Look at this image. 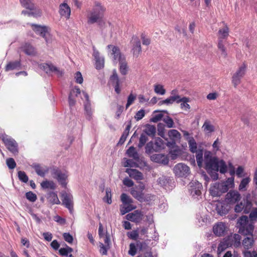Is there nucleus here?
Here are the masks:
<instances>
[{
  "instance_id": "nucleus-54",
  "label": "nucleus",
  "mask_w": 257,
  "mask_h": 257,
  "mask_svg": "<svg viewBox=\"0 0 257 257\" xmlns=\"http://www.w3.org/2000/svg\"><path fill=\"white\" fill-rule=\"evenodd\" d=\"M121 201L125 205L126 204H132L133 199L125 193H122L120 196Z\"/></svg>"
},
{
  "instance_id": "nucleus-6",
  "label": "nucleus",
  "mask_w": 257,
  "mask_h": 257,
  "mask_svg": "<svg viewBox=\"0 0 257 257\" xmlns=\"http://www.w3.org/2000/svg\"><path fill=\"white\" fill-rule=\"evenodd\" d=\"M246 67V64L243 63L232 75L231 82L235 88L241 83V78L245 75Z\"/></svg>"
},
{
  "instance_id": "nucleus-28",
  "label": "nucleus",
  "mask_w": 257,
  "mask_h": 257,
  "mask_svg": "<svg viewBox=\"0 0 257 257\" xmlns=\"http://www.w3.org/2000/svg\"><path fill=\"white\" fill-rule=\"evenodd\" d=\"M32 167L37 175L42 177H45V175L49 172V168L46 166L43 167L39 164H34Z\"/></svg>"
},
{
  "instance_id": "nucleus-44",
  "label": "nucleus",
  "mask_w": 257,
  "mask_h": 257,
  "mask_svg": "<svg viewBox=\"0 0 257 257\" xmlns=\"http://www.w3.org/2000/svg\"><path fill=\"white\" fill-rule=\"evenodd\" d=\"M233 244V243H230L229 242L228 240H225L223 241H221L218 245V251L221 252L225 250L228 247Z\"/></svg>"
},
{
  "instance_id": "nucleus-39",
  "label": "nucleus",
  "mask_w": 257,
  "mask_h": 257,
  "mask_svg": "<svg viewBox=\"0 0 257 257\" xmlns=\"http://www.w3.org/2000/svg\"><path fill=\"white\" fill-rule=\"evenodd\" d=\"M202 128L204 132H207V133H211L215 131L214 126L212 124L210 121L208 119L204 121L202 126Z\"/></svg>"
},
{
  "instance_id": "nucleus-60",
  "label": "nucleus",
  "mask_w": 257,
  "mask_h": 257,
  "mask_svg": "<svg viewBox=\"0 0 257 257\" xmlns=\"http://www.w3.org/2000/svg\"><path fill=\"white\" fill-rule=\"evenodd\" d=\"M136 99V95L131 93L127 97V103L125 105L126 109L128 108V107L134 103Z\"/></svg>"
},
{
  "instance_id": "nucleus-21",
  "label": "nucleus",
  "mask_w": 257,
  "mask_h": 257,
  "mask_svg": "<svg viewBox=\"0 0 257 257\" xmlns=\"http://www.w3.org/2000/svg\"><path fill=\"white\" fill-rule=\"evenodd\" d=\"M125 155L130 158L133 159L137 162L140 160V155L139 152L134 146L130 147L126 151Z\"/></svg>"
},
{
  "instance_id": "nucleus-63",
  "label": "nucleus",
  "mask_w": 257,
  "mask_h": 257,
  "mask_svg": "<svg viewBox=\"0 0 257 257\" xmlns=\"http://www.w3.org/2000/svg\"><path fill=\"white\" fill-rule=\"evenodd\" d=\"M241 236L238 234H234L232 237V241L234 242L233 245L235 246H238L240 245Z\"/></svg>"
},
{
  "instance_id": "nucleus-42",
  "label": "nucleus",
  "mask_w": 257,
  "mask_h": 257,
  "mask_svg": "<svg viewBox=\"0 0 257 257\" xmlns=\"http://www.w3.org/2000/svg\"><path fill=\"white\" fill-rule=\"evenodd\" d=\"M20 66L21 63L20 61H16L14 62H10L6 65L5 70L6 71L13 70L20 67Z\"/></svg>"
},
{
  "instance_id": "nucleus-64",
  "label": "nucleus",
  "mask_w": 257,
  "mask_h": 257,
  "mask_svg": "<svg viewBox=\"0 0 257 257\" xmlns=\"http://www.w3.org/2000/svg\"><path fill=\"white\" fill-rule=\"evenodd\" d=\"M27 199L31 202H35L37 200V196L33 192L30 191L26 193Z\"/></svg>"
},
{
  "instance_id": "nucleus-4",
  "label": "nucleus",
  "mask_w": 257,
  "mask_h": 257,
  "mask_svg": "<svg viewBox=\"0 0 257 257\" xmlns=\"http://www.w3.org/2000/svg\"><path fill=\"white\" fill-rule=\"evenodd\" d=\"M148 221H150L151 225V233L146 232V246H154L156 243L158 237L156 232L155 225L154 224V219L153 213H149L147 215Z\"/></svg>"
},
{
  "instance_id": "nucleus-49",
  "label": "nucleus",
  "mask_w": 257,
  "mask_h": 257,
  "mask_svg": "<svg viewBox=\"0 0 257 257\" xmlns=\"http://www.w3.org/2000/svg\"><path fill=\"white\" fill-rule=\"evenodd\" d=\"M163 114L161 113L155 111L150 118V121L153 122H157L162 119Z\"/></svg>"
},
{
  "instance_id": "nucleus-53",
  "label": "nucleus",
  "mask_w": 257,
  "mask_h": 257,
  "mask_svg": "<svg viewBox=\"0 0 257 257\" xmlns=\"http://www.w3.org/2000/svg\"><path fill=\"white\" fill-rule=\"evenodd\" d=\"M73 251L72 248L66 245V247L61 248L59 250V252L61 255L67 256L69 253Z\"/></svg>"
},
{
  "instance_id": "nucleus-15",
  "label": "nucleus",
  "mask_w": 257,
  "mask_h": 257,
  "mask_svg": "<svg viewBox=\"0 0 257 257\" xmlns=\"http://www.w3.org/2000/svg\"><path fill=\"white\" fill-rule=\"evenodd\" d=\"M158 197L156 195L148 194L146 195V210L152 209L159 203Z\"/></svg>"
},
{
  "instance_id": "nucleus-9",
  "label": "nucleus",
  "mask_w": 257,
  "mask_h": 257,
  "mask_svg": "<svg viewBox=\"0 0 257 257\" xmlns=\"http://www.w3.org/2000/svg\"><path fill=\"white\" fill-rule=\"evenodd\" d=\"M241 199L240 194L237 191L231 190L225 195V201L228 204L233 205Z\"/></svg>"
},
{
  "instance_id": "nucleus-25",
  "label": "nucleus",
  "mask_w": 257,
  "mask_h": 257,
  "mask_svg": "<svg viewBox=\"0 0 257 257\" xmlns=\"http://www.w3.org/2000/svg\"><path fill=\"white\" fill-rule=\"evenodd\" d=\"M206 169L209 171H218V159L214 157L212 160H210L205 163Z\"/></svg>"
},
{
  "instance_id": "nucleus-13",
  "label": "nucleus",
  "mask_w": 257,
  "mask_h": 257,
  "mask_svg": "<svg viewBox=\"0 0 257 257\" xmlns=\"http://www.w3.org/2000/svg\"><path fill=\"white\" fill-rule=\"evenodd\" d=\"M31 26L32 30L37 35H39L43 38H45L46 42L47 39L46 38V34L48 33V27L46 26H42L37 24H31Z\"/></svg>"
},
{
  "instance_id": "nucleus-62",
  "label": "nucleus",
  "mask_w": 257,
  "mask_h": 257,
  "mask_svg": "<svg viewBox=\"0 0 257 257\" xmlns=\"http://www.w3.org/2000/svg\"><path fill=\"white\" fill-rule=\"evenodd\" d=\"M174 102H175V101L170 96L166 99L160 101L158 103V105L160 106L163 104L169 105L173 104Z\"/></svg>"
},
{
  "instance_id": "nucleus-32",
  "label": "nucleus",
  "mask_w": 257,
  "mask_h": 257,
  "mask_svg": "<svg viewBox=\"0 0 257 257\" xmlns=\"http://www.w3.org/2000/svg\"><path fill=\"white\" fill-rule=\"evenodd\" d=\"M250 178L249 177H247L243 178L238 186V190L240 191L243 192L247 190L249 183L250 182Z\"/></svg>"
},
{
  "instance_id": "nucleus-59",
  "label": "nucleus",
  "mask_w": 257,
  "mask_h": 257,
  "mask_svg": "<svg viewBox=\"0 0 257 257\" xmlns=\"http://www.w3.org/2000/svg\"><path fill=\"white\" fill-rule=\"evenodd\" d=\"M18 174L19 179L20 181L24 183H27L28 181V177L25 172L20 171L18 172Z\"/></svg>"
},
{
  "instance_id": "nucleus-52",
  "label": "nucleus",
  "mask_w": 257,
  "mask_h": 257,
  "mask_svg": "<svg viewBox=\"0 0 257 257\" xmlns=\"http://www.w3.org/2000/svg\"><path fill=\"white\" fill-rule=\"evenodd\" d=\"M227 170V167L226 164L222 160L218 161V171L221 174H225Z\"/></svg>"
},
{
  "instance_id": "nucleus-17",
  "label": "nucleus",
  "mask_w": 257,
  "mask_h": 257,
  "mask_svg": "<svg viewBox=\"0 0 257 257\" xmlns=\"http://www.w3.org/2000/svg\"><path fill=\"white\" fill-rule=\"evenodd\" d=\"M108 49H111V55L113 56L114 61H120L125 58L124 55H122L119 48L112 45H108L107 46Z\"/></svg>"
},
{
  "instance_id": "nucleus-35",
  "label": "nucleus",
  "mask_w": 257,
  "mask_h": 257,
  "mask_svg": "<svg viewBox=\"0 0 257 257\" xmlns=\"http://www.w3.org/2000/svg\"><path fill=\"white\" fill-rule=\"evenodd\" d=\"M41 186L43 189H50L55 190L56 188L55 183L53 181L45 180L41 183Z\"/></svg>"
},
{
  "instance_id": "nucleus-36",
  "label": "nucleus",
  "mask_w": 257,
  "mask_h": 257,
  "mask_svg": "<svg viewBox=\"0 0 257 257\" xmlns=\"http://www.w3.org/2000/svg\"><path fill=\"white\" fill-rule=\"evenodd\" d=\"M119 71L123 75H125L128 72V67L127 64L125 61V58L119 61Z\"/></svg>"
},
{
  "instance_id": "nucleus-47",
  "label": "nucleus",
  "mask_w": 257,
  "mask_h": 257,
  "mask_svg": "<svg viewBox=\"0 0 257 257\" xmlns=\"http://www.w3.org/2000/svg\"><path fill=\"white\" fill-rule=\"evenodd\" d=\"M123 160L124 161L123 166L125 167H135L138 166V162H136L133 159H127L124 158Z\"/></svg>"
},
{
  "instance_id": "nucleus-33",
  "label": "nucleus",
  "mask_w": 257,
  "mask_h": 257,
  "mask_svg": "<svg viewBox=\"0 0 257 257\" xmlns=\"http://www.w3.org/2000/svg\"><path fill=\"white\" fill-rule=\"evenodd\" d=\"M84 110L86 119L90 120L92 118L93 113L90 102L85 103Z\"/></svg>"
},
{
  "instance_id": "nucleus-5",
  "label": "nucleus",
  "mask_w": 257,
  "mask_h": 257,
  "mask_svg": "<svg viewBox=\"0 0 257 257\" xmlns=\"http://www.w3.org/2000/svg\"><path fill=\"white\" fill-rule=\"evenodd\" d=\"M163 141L159 138H155L146 145V152L151 153L154 151L158 152L164 149Z\"/></svg>"
},
{
  "instance_id": "nucleus-31",
  "label": "nucleus",
  "mask_w": 257,
  "mask_h": 257,
  "mask_svg": "<svg viewBox=\"0 0 257 257\" xmlns=\"http://www.w3.org/2000/svg\"><path fill=\"white\" fill-rule=\"evenodd\" d=\"M253 234L247 235V236L245 237L242 241L243 246L246 250L251 248L253 246Z\"/></svg>"
},
{
  "instance_id": "nucleus-14",
  "label": "nucleus",
  "mask_w": 257,
  "mask_h": 257,
  "mask_svg": "<svg viewBox=\"0 0 257 257\" xmlns=\"http://www.w3.org/2000/svg\"><path fill=\"white\" fill-rule=\"evenodd\" d=\"M93 56L95 60V68L97 70H100L104 67V59L100 56L99 52L95 48H93Z\"/></svg>"
},
{
  "instance_id": "nucleus-20",
  "label": "nucleus",
  "mask_w": 257,
  "mask_h": 257,
  "mask_svg": "<svg viewBox=\"0 0 257 257\" xmlns=\"http://www.w3.org/2000/svg\"><path fill=\"white\" fill-rule=\"evenodd\" d=\"M110 80L114 88L115 92L117 94H119L121 91L120 88V80L115 71L113 72L112 75L110 76Z\"/></svg>"
},
{
  "instance_id": "nucleus-18",
  "label": "nucleus",
  "mask_w": 257,
  "mask_h": 257,
  "mask_svg": "<svg viewBox=\"0 0 257 257\" xmlns=\"http://www.w3.org/2000/svg\"><path fill=\"white\" fill-rule=\"evenodd\" d=\"M20 49L27 55L34 56L37 55L36 48L29 43H25L22 45Z\"/></svg>"
},
{
  "instance_id": "nucleus-51",
  "label": "nucleus",
  "mask_w": 257,
  "mask_h": 257,
  "mask_svg": "<svg viewBox=\"0 0 257 257\" xmlns=\"http://www.w3.org/2000/svg\"><path fill=\"white\" fill-rule=\"evenodd\" d=\"M190 101V98L187 97H183L179 101V103L182 102L180 104L181 108H186L188 109L190 108V105L188 103Z\"/></svg>"
},
{
  "instance_id": "nucleus-22",
  "label": "nucleus",
  "mask_w": 257,
  "mask_h": 257,
  "mask_svg": "<svg viewBox=\"0 0 257 257\" xmlns=\"http://www.w3.org/2000/svg\"><path fill=\"white\" fill-rule=\"evenodd\" d=\"M144 188V185L140 186L139 188H138V187H136L135 188H132L131 191V193L134 197H135L140 201H142L144 197V194L143 193V191Z\"/></svg>"
},
{
  "instance_id": "nucleus-16",
  "label": "nucleus",
  "mask_w": 257,
  "mask_h": 257,
  "mask_svg": "<svg viewBox=\"0 0 257 257\" xmlns=\"http://www.w3.org/2000/svg\"><path fill=\"white\" fill-rule=\"evenodd\" d=\"M59 13L61 17L69 19L71 15V9L68 5L64 2L61 4L59 7Z\"/></svg>"
},
{
  "instance_id": "nucleus-26",
  "label": "nucleus",
  "mask_w": 257,
  "mask_h": 257,
  "mask_svg": "<svg viewBox=\"0 0 257 257\" xmlns=\"http://www.w3.org/2000/svg\"><path fill=\"white\" fill-rule=\"evenodd\" d=\"M142 214L138 210L128 213L126 215V218L131 221L136 223L139 222L142 219Z\"/></svg>"
},
{
  "instance_id": "nucleus-19",
  "label": "nucleus",
  "mask_w": 257,
  "mask_h": 257,
  "mask_svg": "<svg viewBox=\"0 0 257 257\" xmlns=\"http://www.w3.org/2000/svg\"><path fill=\"white\" fill-rule=\"evenodd\" d=\"M226 230L225 224L223 222H218L215 224L213 228L214 233L218 236H223Z\"/></svg>"
},
{
  "instance_id": "nucleus-24",
  "label": "nucleus",
  "mask_w": 257,
  "mask_h": 257,
  "mask_svg": "<svg viewBox=\"0 0 257 257\" xmlns=\"http://www.w3.org/2000/svg\"><path fill=\"white\" fill-rule=\"evenodd\" d=\"M129 176L136 181H140L143 179V174L135 169L127 168L125 170Z\"/></svg>"
},
{
  "instance_id": "nucleus-1",
  "label": "nucleus",
  "mask_w": 257,
  "mask_h": 257,
  "mask_svg": "<svg viewBox=\"0 0 257 257\" xmlns=\"http://www.w3.org/2000/svg\"><path fill=\"white\" fill-rule=\"evenodd\" d=\"M250 194H248L245 198L243 199L239 203H237L234 208V211L236 213L242 212L244 214H248L251 221H255L257 219V208H252L253 204L251 200L248 199Z\"/></svg>"
},
{
  "instance_id": "nucleus-27",
  "label": "nucleus",
  "mask_w": 257,
  "mask_h": 257,
  "mask_svg": "<svg viewBox=\"0 0 257 257\" xmlns=\"http://www.w3.org/2000/svg\"><path fill=\"white\" fill-rule=\"evenodd\" d=\"M229 36V28L227 25L225 24L223 28L220 29L218 32V41H225Z\"/></svg>"
},
{
  "instance_id": "nucleus-30",
  "label": "nucleus",
  "mask_w": 257,
  "mask_h": 257,
  "mask_svg": "<svg viewBox=\"0 0 257 257\" xmlns=\"http://www.w3.org/2000/svg\"><path fill=\"white\" fill-rule=\"evenodd\" d=\"M21 6L27 10L33 11L36 8V5L33 0H19Z\"/></svg>"
},
{
  "instance_id": "nucleus-38",
  "label": "nucleus",
  "mask_w": 257,
  "mask_h": 257,
  "mask_svg": "<svg viewBox=\"0 0 257 257\" xmlns=\"http://www.w3.org/2000/svg\"><path fill=\"white\" fill-rule=\"evenodd\" d=\"M142 248V244L140 241H137L136 245L134 243H131L130 244V249L128 250V254L132 256H134L136 253L137 250V247Z\"/></svg>"
},
{
  "instance_id": "nucleus-2",
  "label": "nucleus",
  "mask_w": 257,
  "mask_h": 257,
  "mask_svg": "<svg viewBox=\"0 0 257 257\" xmlns=\"http://www.w3.org/2000/svg\"><path fill=\"white\" fill-rule=\"evenodd\" d=\"M106 9L101 3L98 1L94 2V6L91 10L87 11V23L91 25L102 20Z\"/></svg>"
},
{
  "instance_id": "nucleus-10",
  "label": "nucleus",
  "mask_w": 257,
  "mask_h": 257,
  "mask_svg": "<svg viewBox=\"0 0 257 257\" xmlns=\"http://www.w3.org/2000/svg\"><path fill=\"white\" fill-rule=\"evenodd\" d=\"M2 141L10 152L14 154L18 153V144L14 139L7 136L2 138Z\"/></svg>"
},
{
  "instance_id": "nucleus-57",
  "label": "nucleus",
  "mask_w": 257,
  "mask_h": 257,
  "mask_svg": "<svg viewBox=\"0 0 257 257\" xmlns=\"http://www.w3.org/2000/svg\"><path fill=\"white\" fill-rule=\"evenodd\" d=\"M163 121L166 124L168 128H172L174 126V122L173 119L169 116H166L163 118Z\"/></svg>"
},
{
  "instance_id": "nucleus-56",
  "label": "nucleus",
  "mask_w": 257,
  "mask_h": 257,
  "mask_svg": "<svg viewBox=\"0 0 257 257\" xmlns=\"http://www.w3.org/2000/svg\"><path fill=\"white\" fill-rule=\"evenodd\" d=\"M42 68L47 73H48L50 72L57 71L58 70L57 68L55 66L48 64H43Z\"/></svg>"
},
{
  "instance_id": "nucleus-45",
  "label": "nucleus",
  "mask_w": 257,
  "mask_h": 257,
  "mask_svg": "<svg viewBox=\"0 0 257 257\" xmlns=\"http://www.w3.org/2000/svg\"><path fill=\"white\" fill-rule=\"evenodd\" d=\"M225 41H218L217 44V47L221 52V55L224 57L226 58L227 56L226 48L225 47Z\"/></svg>"
},
{
  "instance_id": "nucleus-55",
  "label": "nucleus",
  "mask_w": 257,
  "mask_h": 257,
  "mask_svg": "<svg viewBox=\"0 0 257 257\" xmlns=\"http://www.w3.org/2000/svg\"><path fill=\"white\" fill-rule=\"evenodd\" d=\"M154 91L158 94L164 95L166 93V90L164 86L161 84H156L154 86Z\"/></svg>"
},
{
  "instance_id": "nucleus-48",
  "label": "nucleus",
  "mask_w": 257,
  "mask_h": 257,
  "mask_svg": "<svg viewBox=\"0 0 257 257\" xmlns=\"http://www.w3.org/2000/svg\"><path fill=\"white\" fill-rule=\"evenodd\" d=\"M252 184L254 187L252 191L251 194L253 196L257 195V169L254 171L253 174Z\"/></svg>"
},
{
  "instance_id": "nucleus-11",
  "label": "nucleus",
  "mask_w": 257,
  "mask_h": 257,
  "mask_svg": "<svg viewBox=\"0 0 257 257\" xmlns=\"http://www.w3.org/2000/svg\"><path fill=\"white\" fill-rule=\"evenodd\" d=\"M62 204L69 209L70 212L72 213L73 210V196L71 194L66 192L62 194Z\"/></svg>"
},
{
  "instance_id": "nucleus-41",
  "label": "nucleus",
  "mask_w": 257,
  "mask_h": 257,
  "mask_svg": "<svg viewBox=\"0 0 257 257\" xmlns=\"http://www.w3.org/2000/svg\"><path fill=\"white\" fill-rule=\"evenodd\" d=\"M216 210L217 213L221 216L226 214L228 212L227 206L221 203L217 205Z\"/></svg>"
},
{
  "instance_id": "nucleus-46",
  "label": "nucleus",
  "mask_w": 257,
  "mask_h": 257,
  "mask_svg": "<svg viewBox=\"0 0 257 257\" xmlns=\"http://www.w3.org/2000/svg\"><path fill=\"white\" fill-rule=\"evenodd\" d=\"M196 158L198 166L199 167H202L203 161V151L202 150H199L196 151Z\"/></svg>"
},
{
  "instance_id": "nucleus-8",
  "label": "nucleus",
  "mask_w": 257,
  "mask_h": 257,
  "mask_svg": "<svg viewBox=\"0 0 257 257\" xmlns=\"http://www.w3.org/2000/svg\"><path fill=\"white\" fill-rule=\"evenodd\" d=\"M174 173L178 177H186L190 174V168L184 164L178 163L174 168Z\"/></svg>"
},
{
  "instance_id": "nucleus-7",
  "label": "nucleus",
  "mask_w": 257,
  "mask_h": 257,
  "mask_svg": "<svg viewBox=\"0 0 257 257\" xmlns=\"http://www.w3.org/2000/svg\"><path fill=\"white\" fill-rule=\"evenodd\" d=\"M51 174L63 187L65 188L66 187L67 175L66 173H63L58 168H54L51 171Z\"/></svg>"
},
{
  "instance_id": "nucleus-43",
  "label": "nucleus",
  "mask_w": 257,
  "mask_h": 257,
  "mask_svg": "<svg viewBox=\"0 0 257 257\" xmlns=\"http://www.w3.org/2000/svg\"><path fill=\"white\" fill-rule=\"evenodd\" d=\"M156 133V128L154 125L146 124V135L154 137Z\"/></svg>"
},
{
  "instance_id": "nucleus-37",
  "label": "nucleus",
  "mask_w": 257,
  "mask_h": 257,
  "mask_svg": "<svg viewBox=\"0 0 257 257\" xmlns=\"http://www.w3.org/2000/svg\"><path fill=\"white\" fill-rule=\"evenodd\" d=\"M217 189L218 191L216 193H212L213 195L220 196L221 194L227 192L229 188H228L226 185L222 182L217 185Z\"/></svg>"
},
{
  "instance_id": "nucleus-29",
  "label": "nucleus",
  "mask_w": 257,
  "mask_h": 257,
  "mask_svg": "<svg viewBox=\"0 0 257 257\" xmlns=\"http://www.w3.org/2000/svg\"><path fill=\"white\" fill-rule=\"evenodd\" d=\"M131 42L133 44V53L135 55H138L141 51V42L138 38L133 37Z\"/></svg>"
},
{
  "instance_id": "nucleus-34",
  "label": "nucleus",
  "mask_w": 257,
  "mask_h": 257,
  "mask_svg": "<svg viewBox=\"0 0 257 257\" xmlns=\"http://www.w3.org/2000/svg\"><path fill=\"white\" fill-rule=\"evenodd\" d=\"M186 141H187L189 145V150L190 152L194 153L196 152L197 149V143L193 137H187L186 138Z\"/></svg>"
},
{
  "instance_id": "nucleus-12",
  "label": "nucleus",
  "mask_w": 257,
  "mask_h": 257,
  "mask_svg": "<svg viewBox=\"0 0 257 257\" xmlns=\"http://www.w3.org/2000/svg\"><path fill=\"white\" fill-rule=\"evenodd\" d=\"M168 136L171 142L168 143V146L173 147L177 142H180L181 139V134L176 130H171L168 132Z\"/></svg>"
},
{
  "instance_id": "nucleus-40",
  "label": "nucleus",
  "mask_w": 257,
  "mask_h": 257,
  "mask_svg": "<svg viewBox=\"0 0 257 257\" xmlns=\"http://www.w3.org/2000/svg\"><path fill=\"white\" fill-rule=\"evenodd\" d=\"M31 12L27 11L26 10H23L22 14L24 15H28V16H33L34 17H40L42 15V11L40 9H36L33 11H30Z\"/></svg>"
},
{
  "instance_id": "nucleus-61",
  "label": "nucleus",
  "mask_w": 257,
  "mask_h": 257,
  "mask_svg": "<svg viewBox=\"0 0 257 257\" xmlns=\"http://www.w3.org/2000/svg\"><path fill=\"white\" fill-rule=\"evenodd\" d=\"M225 185H226L229 188H233L234 187V178L231 177L227 179L225 181L223 182Z\"/></svg>"
},
{
  "instance_id": "nucleus-58",
  "label": "nucleus",
  "mask_w": 257,
  "mask_h": 257,
  "mask_svg": "<svg viewBox=\"0 0 257 257\" xmlns=\"http://www.w3.org/2000/svg\"><path fill=\"white\" fill-rule=\"evenodd\" d=\"M50 201L53 204H59L60 202L58 198L57 195L55 192H52L50 194Z\"/></svg>"
},
{
  "instance_id": "nucleus-3",
  "label": "nucleus",
  "mask_w": 257,
  "mask_h": 257,
  "mask_svg": "<svg viewBox=\"0 0 257 257\" xmlns=\"http://www.w3.org/2000/svg\"><path fill=\"white\" fill-rule=\"evenodd\" d=\"M238 232L244 235L253 234L254 225L251 221H249L246 216L243 215L239 218L236 223Z\"/></svg>"
},
{
  "instance_id": "nucleus-50",
  "label": "nucleus",
  "mask_w": 257,
  "mask_h": 257,
  "mask_svg": "<svg viewBox=\"0 0 257 257\" xmlns=\"http://www.w3.org/2000/svg\"><path fill=\"white\" fill-rule=\"evenodd\" d=\"M170 97H171L177 103H179L180 100L182 98L179 95V91L176 89H173L171 91Z\"/></svg>"
},
{
  "instance_id": "nucleus-23",
  "label": "nucleus",
  "mask_w": 257,
  "mask_h": 257,
  "mask_svg": "<svg viewBox=\"0 0 257 257\" xmlns=\"http://www.w3.org/2000/svg\"><path fill=\"white\" fill-rule=\"evenodd\" d=\"M151 159L153 162L164 165H167L169 162L168 157L161 154L153 155L151 157Z\"/></svg>"
}]
</instances>
